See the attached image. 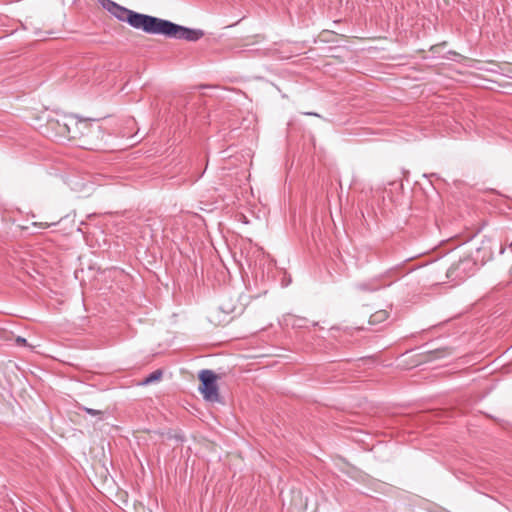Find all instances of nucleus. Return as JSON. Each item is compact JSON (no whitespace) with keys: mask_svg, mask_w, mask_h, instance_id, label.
Listing matches in <instances>:
<instances>
[{"mask_svg":"<svg viewBox=\"0 0 512 512\" xmlns=\"http://www.w3.org/2000/svg\"><path fill=\"white\" fill-rule=\"evenodd\" d=\"M117 20L127 22L134 29L148 34L163 35L167 38L195 42L204 36L201 29H192L169 20L130 10L112 0H97Z\"/></svg>","mask_w":512,"mask_h":512,"instance_id":"1","label":"nucleus"},{"mask_svg":"<svg viewBox=\"0 0 512 512\" xmlns=\"http://www.w3.org/2000/svg\"><path fill=\"white\" fill-rule=\"evenodd\" d=\"M51 125H53L58 134L69 140L85 136V130H88L90 134L99 133L101 131L99 125L94 126L86 120H78L72 116H64L56 120L55 123H51Z\"/></svg>","mask_w":512,"mask_h":512,"instance_id":"2","label":"nucleus"},{"mask_svg":"<svg viewBox=\"0 0 512 512\" xmlns=\"http://www.w3.org/2000/svg\"><path fill=\"white\" fill-rule=\"evenodd\" d=\"M199 391L203 398L209 402H219L220 395L217 385V376L212 370L204 369L199 373Z\"/></svg>","mask_w":512,"mask_h":512,"instance_id":"3","label":"nucleus"},{"mask_svg":"<svg viewBox=\"0 0 512 512\" xmlns=\"http://www.w3.org/2000/svg\"><path fill=\"white\" fill-rule=\"evenodd\" d=\"M474 266L475 262L472 258L458 256L457 263L453 262L450 267V277L455 274V278H459V281H462L471 273Z\"/></svg>","mask_w":512,"mask_h":512,"instance_id":"4","label":"nucleus"},{"mask_svg":"<svg viewBox=\"0 0 512 512\" xmlns=\"http://www.w3.org/2000/svg\"><path fill=\"white\" fill-rule=\"evenodd\" d=\"M286 324L291 325L293 328H304L307 327L308 320L304 317H298L295 315H288L285 318Z\"/></svg>","mask_w":512,"mask_h":512,"instance_id":"5","label":"nucleus"},{"mask_svg":"<svg viewBox=\"0 0 512 512\" xmlns=\"http://www.w3.org/2000/svg\"><path fill=\"white\" fill-rule=\"evenodd\" d=\"M387 317H388V313L385 310L377 311L376 313L371 315L370 323L371 324L380 323V322L386 320Z\"/></svg>","mask_w":512,"mask_h":512,"instance_id":"6","label":"nucleus"},{"mask_svg":"<svg viewBox=\"0 0 512 512\" xmlns=\"http://www.w3.org/2000/svg\"><path fill=\"white\" fill-rule=\"evenodd\" d=\"M162 377V371L161 370H155L152 373H150L144 380L143 384L148 385L155 381L160 380Z\"/></svg>","mask_w":512,"mask_h":512,"instance_id":"7","label":"nucleus"},{"mask_svg":"<svg viewBox=\"0 0 512 512\" xmlns=\"http://www.w3.org/2000/svg\"><path fill=\"white\" fill-rule=\"evenodd\" d=\"M88 414L92 415V416H99V415H102V411L100 410H96V409H91V408H86L84 407L83 408Z\"/></svg>","mask_w":512,"mask_h":512,"instance_id":"8","label":"nucleus"},{"mask_svg":"<svg viewBox=\"0 0 512 512\" xmlns=\"http://www.w3.org/2000/svg\"><path fill=\"white\" fill-rule=\"evenodd\" d=\"M15 343L18 346H26V345H28L27 340L24 337H21V336H17L15 338Z\"/></svg>","mask_w":512,"mask_h":512,"instance_id":"9","label":"nucleus"},{"mask_svg":"<svg viewBox=\"0 0 512 512\" xmlns=\"http://www.w3.org/2000/svg\"><path fill=\"white\" fill-rule=\"evenodd\" d=\"M445 353H446V351H445L444 349H442V350H436V351L434 352V354H435L434 358H440V357L444 356V355H445Z\"/></svg>","mask_w":512,"mask_h":512,"instance_id":"10","label":"nucleus"},{"mask_svg":"<svg viewBox=\"0 0 512 512\" xmlns=\"http://www.w3.org/2000/svg\"><path fill=\"white\" fill-rule=\"evenodd\" d=\"M306 115H311V116H317V117H320L319 114L317 113H312V112H308V113H305Z\"/></svg>","mask_w":512,"mask_h":512,"instance_id":"11","label":"nucleus"},{"mask_svg":"<svg viewBox=\"0 0 512 512\" xmlns=\"http://www.w3.org/2000/svg\"><path fill=\"white\" fill-rule=\"evenodd\" d=\"M449 55H450V57H451V56H455V57H457V56H458V54H457V53L452 52V51H450V52H449Z\"/></svg>","mask_w":512,"mask_h":512,"instance_id":"12","label":"nucleus"},{"mask_svg":"<svg viewBox=\"0 0 512 512\" xmlns=\"http://www.w3.org/2000/svg\"><path fill=\"white\" fill-rule=\"evenodd\" d=\"M40 226H41L42 228H48V227H49V224H47V223H46V224H42V223H41V224H40Z\"/></svg>","mask_w":512,"mask_h":512,"instance_id":"13","label":"nucleus"}]
</instances>
